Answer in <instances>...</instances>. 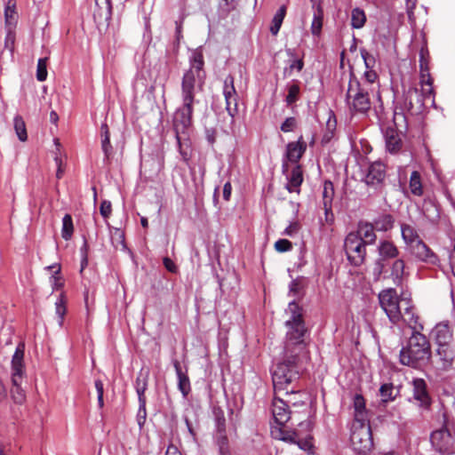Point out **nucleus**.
<instances>
[{"mask_svg": "<svg viewBox=\"0 0 455 455\" xmlns=\"http://www.w3.org/2000/svg\"><path fill=\"white\" fill-rule=\"evenodd\" d=\"M286 314H289L290 317L285 322L287 332L283 357L272 372V380L277 388H285L287 384L300 378L305 364L309 360L305 341L307 329L302 309L296 302L291 301L288 305Z\"/></svg>", "mask_w": 455, "mask_h": 455, "instance_id": "f257e3e1", "label": "nucleus"}, {"mask_svg": "<svg viewBox=\"0 0 455 455\" xmlns=\"http://www.w3.org/2000/svg\"><path fill=\"white\" fill-rule=\"evenodd\" d=\"M379 300L391 323L395 324L403 320L409 327L416 328L418 316L410 298L403 294L399 297L395 289L388 288L379 292Z\"/></svg>", "mask_w": 455, "mask_h": 455, "instance_id": "f03ea898", "label": "nucleus"}, {"mask_svg": "<svg viewBox=\"0 0 455 455\" xmlns=\"http://www.w3.org/2000/svg\"><path fill=\"white\" fill-rule=\"evenodd\" d=\"M204 56L200 52H195L191 60V67L185 72L181 81V101L183 109L187 112L197 102L196 93L203 90L205 74L204 71Z\"/></svg>", "mask_w": 455, "mask_h": 455, "instance_id": "7ed1b4c3", "label": "nucleus"}, {"mask_svg": "<svg viewBox=\"0 0 455 455\" xmlns=\"http://www.w3.org/2000/svg\"><path fill=\"white\" fill-rule=\"evenodd\" d=\"M411 328L413 331L407 346L400 351V363L412 368H419L429 361L431 347L427 337L419 331L423 328L421 324L417 323L416 328Z\"/></svg>", "mask_w": 455, "mask_h": 455, "instance_id": "20e7f679", "label": "nucleus"}, {"mask_svg": "<svg viewBox=\"0 0 455 455\" xmlns=\"http://www.w3.org/2000/svg\"><path fill=\"white\" fill-rule=\"evenodd\" d=\"M374 88L369 84H359L356 78H350L346 94V104L352 115H366L371 108Z\"/></svg>", "mask_w": 455, "mask_h": 455, "instance_id": "39448f33", "label": "nucleus"}, {"mask_svg": "<svg viewBox=\"0 0 455 455\" xmlns=\"http://www.w3.org/2000/svg\"><path fill=\"white\" fill-rule=\"evenodd\" d=\"M425 107L424 100L421 98L417 88H410L404 94L402 104L396 105L394 111V123L397 128H406L408 115L415 116L420 114Z\"/></svg>", "mask_w": 455, "mask_h": 455, "instance_id": "423d86ee", "label": "nucleus"}, {"mask_svg": "<svg viewBox=\"0 0 455 455\" xmlns=\"http://www.w3.org/2000/svg\"><path fill=\"white\" fill-rule=\"evenodd\" d=\"M24 345L20 344L12 359V383L11 395L14 403H22L25 400V392L20 384L24 376Z\"/></svg>", "mask_w": 455, "mask_h": 455, "instance_id": "0eeeda50", "label": "nucleus"}, {"mask_svg": "<svg viewBox=\"0 0 455 455\" xmlns=\"http://www.w3.org/2000/svg\"><path fill=\"white\" fill-rule=\"evenodd\" d=\"M350 441L354 451L358 454H366L371 451L373 447V440L368 421H353Z\"/></svg>", "mask_w": 455, "mask_h": 455, "instance_id": "6e6552de", "label": "nucleus"}, {"mask_svg": "<svg viewBox=\"0 0 455 455\" xmlns=\"http://www.w3.org/2000/svg\"><path fill=\"white\" fill-rule=\"evenodd\" d=\"M194 108H191L189 112L183 109V106L178 108L173 116V128L175 132V137L179 147L180 153L182 156L183 161L188 162L190 158L189 153L184 148L186 145L185 139L182 135L187 133L188 129L192 124V116Z\"/></svg>", "mask_w": 455, "mask_h": 455, "instance_id": "1a4fd4ad", "label": "nucleus"}, {"mask_svg": "<svg viewBox=\"0 0 455 455\" xmlns=\"http://www.w3.org/2000/svg\"><path fill=\"white\" fill-rule=\"evenodd\" d=\"M443 418V425L432 432L430 442L436 451L443 454H453L455 453V432L448 423L445 414Z\"/></svg>", "mask_w": 455, "mask_h": 455, "instance_id": "9d476101", "label": "nucleus"}, {"mask_svg": "<svg viewBox=\"0 0 455 455\" xmlns=\"http://www.w3.org/2000/svg\"><path fill=\"white\" fill-rule=\"evenodd\" d=\"M366 243L355 234L349 233L344 241L347 259L354 266H361L366 256Z\"/></svg>", "mask_w": 455, "mask_h": 455, "instance_id": "9b49d317", "label": "nucleus"}, {"mask_svg": "<svg viewBox=\"0 0 455 455\" xmlns=\"http://www.w3.org/2000/svg\"><path fill=\"white\" fill-rule=\"evenodd\" d=\"M291 399L275 397L272 402V414L275 424L284 426L289 419L296 417L298 411L290 408Z\"/></svg>", "mask_w": 455, "mask_h": 455, "instance_id": "f8f14e48", "label": "nucleus"}, {"mask_svg": "<svg viewBox=\"0 0 455 455\" xmlns=\"http://www.w3.org/2000/svg\"><path fill=\"white\" fill-rule=\"evenodd\" d=\"M223 95L226 101V110L233 120L238 113V95L234 85V77L231 75H228L224 80Z\"/></svg>", "mask_w": 455, "mask_h": 455, "instance_id": "ddd939ff", "label": "nucleus"}, {"mask_svg": "<svg viewBox=\"0 0 455 455\" xmlns=\"http://www.w3.org/2000/svg\"><path fill=\"white\" fill-rule=\"evenodd\" d=\"M412 385V400L422 410H428L431 405V397L427 386L423 379H414Z\"/></svg>", "mask_w": 455, "mask_h": 455, "instance_id": "4468645a", "label": "nucleus"}, {"mask_svg": "<svg viewBox=\"0 0 455 455\" xmlns=\"http://www.w3.org/2000/svg\"><path fill=\"white\" fill-rule=\"evenodd\" d=\"M386 172V165L382 162H373L369 165L363 181L367 186L377 188L384 183Z\"/></svg>", "mask_w": 455, "mask_h": 455, "instance_id": "2eb2a0df", "label": "nucleus"}, {"mask_svg": "<svg viewBox=\"0 0 455 455\" xmlns=\"http://www.w3.org/2000/svg\"><path fill=\"white\" fill-rule=\"evenodd\" d=\"M112 16L110 0H95L93 19L99 29L107 28Z\"/></svg>", "mask_w": 455, "mask_h": 455, "instance_id": "dca6fc26", "label": "nucleus"}, {"mask_svg": "<svg viewBox=\"0 0 455 455\" xmlns=\"http://www.w3.org/2000/svg\"><path fill=\"white\" fill-rule=\"evenodd\" d=\"M299 379V378L298 379L294 380L293 382L287 384V387H285V388H277V387H274V389L275 392L285 391L286 399L291 400V402L289 403L291 409V407L292 408L302 407L306 410L307 405L304 401L306 395L300 391V389L298 386ZM273 386H275V385L273 384Z\"/></svg>", "mask_w": 455, "mask_h": 455, "instance_id": "f3484780", "label": "nucleus"}, {"mask_svg": "<svg viewBox=\"0 0 455 455\" xmlns=\"http://www.w3.org/2000/svg\"><path fill=\"white\" fill-rule=\"evenodd\" d=\"M409 251L417 259L424 263L430 265L439 263L438 256L422 240L411 245Z\"/></svg>", "mask_w": 455, "mask_h": 455, "instance_id": "a211bd4d", "label": "nucleus"}, {"mask_svg": "<svg viewBox=\"0 0 455 455\" xmlns=\"http://www.w3.org/2000/svg\"><path fill=\"white\" fill-rule=\"evenodd\" d=\"M378 251L379 258L377 261L376 269L378 270V274H380L384 267L382 261L396 258L399 254V251L392 242L382 240L378 245Z\"/></svg>", "mask_w": 455, "mask_h": 455, "instance_id": "6ab92c4d", "label": "nucleus"}, {"mask_svg": "<svg viewBox=\"0 0 455 455\" xmlns=\"http://www.w3.org/2000/svg\"><path fill=\"white\" fill-rule=\"evenodd\" d=\"M283 173H285L287 175L288 182L286 184V188L289 192H299V188L300 187L302 181H303V175L301 167L299 164H296L290 173L288 164L283 161L282 165Z\"/></svg>", "mask_w": 455, "mask_h": 455, "instance_id": "aec40b11", "label": "nucleus"}, {"mask_svg": "<svg viewBox=\"0 0 455 455\" xmlns=\"http://www.w3.org/2000/svg\"><path fill=\"white\" fill-rule=\"evenodd\" d=\"M307 149V143L300 136L297 141L289 142L286 146L285 157L288 162L297 164Z\"/></svg>", "mask_w": 455, "mask_h": 455, "instance_id": "412c9836", "label": "nucleus"}, {"mask_svg": "<svg viewBox=\"0 0 455 455\" xmlns=\"http://www.w3.org/2000/svg\"><path fill=\"white\" fill-rule=\"evenodd\" d=\"M435 357L438 369L447 371L452 366L454 351L450 345L438 346Z\"/></svg>", "mask_w": 455, "mask_h": 455, "instance_id": "4be33fe9", "label": "nucleus"}, {"mask_svg": "<svg viewBox=\"0 0 455 455\" xmlns=\"http://www.w3.org/2000/svg\"><path fill=\"white\" fill-rule=\"evenodd\" d=\"M148 373L145 374L140 371L135 381V388L139 397L140 408H139V416H141L143 419L146 418V397L145 392L148 387Z\"/></svg>", "mask_w": 455, "mask_h": 455, "instance_id": "5701e85b", "label": "nucleus"}, {"mask_svg": "<svg viewBox=\"0 0 455 455\" xmlns=\"http://www.w3.org/2000/svg\"><path fill=\"white\" fill-rule=\"evenodd\" d=\"M432 334L438 346L450 345L452 339V331L448 322L437 323L433 329Z\"/></svg>", "mask_w": 455, "mask_h": 455, "instance_id": "b1692460", "label": "nucleus"}, {"mask_svg": "<svg viewBox=\"0 0 455 455\" xmlns=\"http://www.w3.org/2000/svg\"><path fill=\"white\" fill-rule=\"evenodd\" d=\"M173 367L178 379V389L181 392L184 398H187L191 392L190 380L187 371H183L178 360L173 361Z\"/></svg>", "mask_w": 455, "mask_h": 455, "instance_id": "393cba45", "label": "nucleus"}, {"mask_svg": "<svg viewBox=\"0 0 455 455\" xmlns=\"http://www.w3.org/2000/svg\"><path fill=\"white\" fill-rule=\"evenodd\" d=\"M271 435L273 438L285 443H296L298 432L295 430H288L283 428V426L275 425L271 427Z\"/></svg>", "mask_w": 455, "mask_h": 455, "instance_id": "a878e982", "label": "nucleus"}, {"mask_svg": "<svg viewBox=\"0 0 455 455\" xmlns=\"http://www.w3.org/2000/svg\"><path fill=\"white\" fill-rule=\"evenodd\" d=\"M374 226L373 224L368 222H360L358 224L357 230L353 232L356 235H358L363 243L368 244H372L376 242L377 236L374 233Z\"/></svg>", "mask_w": 455, "mask_h": 455, "instance_id": "bb28decb", "label": "nucleus"}, {"mask_svg": "<svg viewBox=\"0 0 455 455\" xmlns=\"http://www.w3.org/2000/svg\"><path fill=\"white\" fill-rule=\"evenodd\" d=\"M18 19L16 1L8 0L4 7V28H16Z\"/></svg>", "mask_w": 455, "mask_h": 455, "instance_id": "cd10ccee", "label": "nucleus"}, {"mask_svg": "<svg viewBox=\"0 0 455 455\" xmlns=\"http://www.w3.org/2000/svg\"><path fill=\"white\" fill-rule=\"evenodd\" d=\"M323 205L325 212L326 219L329 213H331V203L334 197V187L331 181L325 180L323 186Z\"/></svg>", "mask_w": 455, "mask_h": 455, "instance_id": "c85d7f7f", "label": "nucleus"}, {"mask_svg": "<svg viewBox=\"0 0 455 455\" xmlns=\"http://www.w3.org/2000/svg\"><path fill=\"white\" fill-rule=\"evenodd\" d=\"M386 147L388 152L396 153L401 149L402 140L394 129H387L385 134Z\"/></svg>", "mask_w": 455, "mask_h": 455, "instance_id": "c756f323", "label": "nucleus"}, {"mask_svg": "<svg viewBox=\"0 0 455 455\" xmlns=\"http://www.w3.org/2000/svg\"><path fill=\"white\" fill-rule=\"evenodd\" d=\"M55 150L54 154V162L57 166L56 178L58 180L61 179L65 172V156H63L61 152V145L60 143L59 139H54Z\"/></svg>", "mask_w": 455, "mask_h": 455, "instance_id": "7c9ffc66", "label": "nucleus"}, {"mask_svg": "<svg viewBox=\"0 0 455 455\" xmlns=\"http://www.w3.org/2000/svg\"><path fill=\"white\" fill-rule=\"evenodd\" d=\"M401 232H402V237L408 246V249L416 243L418 241L421 240L419 236L418 232L416 229L408 224H402L401 225Z\"/></svg>", "mask_w": 455, "mask_h": 455, "instance_id": "2f4dec72", "label": "nucleus"}, {"mask_svg": "<svg viewBox=\"0 0 455 455\" xmlns=\"http://www.w3.org/2000/svg\"><path fill=\"white\" fill-rule=\"evenodd\" d=\"M323 12L321 7H317L314 12L313 20L310 27L311 34L314 36L319 37L323 28Z\"/></svg>", "mask_w": 455, "mask_h": 455, "instance_id": "473e14b6", "label": "nucleus"}, {"mask_svg": "<svg viewBox=\"0 0 455 455\" xmlns=\"http://www.w3.org/2000/svg\"><path fill=\"white\" fill-rule=\"evenodd\" d=\"M355 419L359 421H367L365 413V402L361 395H355L354 398Z\"/></svg>", "mask_w": 455, "mask_h": 455, "instance_id": "72a5a7b5", "label": "nucleus"}, {"mask_svg": "<svg viewBox=\"0 0 455 455\" xmlns=\"http://www.w3.org/2000/svg\"><path fill=\"white\" fill-rule=\"evenodd\" d=\"M366 20V14L363 9L355 7L351 11V27L353 28H362L365 25Z\"/></svg>", "mask_w": 455, "mask_h": 455, "instance_id": "f704fd0d", "label": "nucleus"}, {"mask_svg": "<svg viewBox=\"0 0 455 455\" xmlns=\"http://www.w3.org/2000/svg\"><path fill=\"white\" fill-rule=\"evenodd\" d=\"M286 14V6L282 5L275 14L274 15L270 26V32L272 35L276 36L280 30V28L283 24V19Z\"/></svg>", "mask_w": 455, "mask_h": 455, "instance_id": "c9c22d12", "label": "nucleus"}, {"mask_svg": "<svg viewBox=\"0 0 455 455\" xmlns=\"http://www.w3.org/2000/svg\"><path fill=\"white\" fill-rule=\"evenodd\" d=\"M405 263L403 259H398L394 261L391 267V276L395 284H400L404 274Z\"/></svg>", "mask_w": 455, "mask_h": 455, "instance_id": "e433bc0d", "label": "nucleus"}, {"mask_svg": "<svg viewBox=\"0 0 455 455\" xmlns=\"http://www.w3.org/2000/svg\"><path fill=\"white\" fill-rule=\"evenodd\" d=\"M409 187L412 195L417 196H420L423 195L421 178L419 172L414 171L411 172L410 177Z\"/></svg>", "mask_w": 455, "mask_h": 455, "instance_id": "4c0bfd02", "label": "nucleus"}, {"mask_svg": "<svg viewBox=\"0 0 455 455\" xmlns=\"http://www.w3.org/2000/svg\"><path fill=\"white\" fill-rule=\"evenodd\" d=\"M394 219L389 214L379 216L374 221V228L379 231H387L393 228Z\"/></svg>", "mask_w": 455, "mask_h": 455, "instance_id": "58836bf2", "label": "nucleus"}, {"mask_svg": "<svg viewBox=\"0 0 455 455\" xmlns=\"http://www.w3.org/2000/svg\"><path fill=\"white\" fill-rule=\"evenodd\" d=\"M13 126L19 140L22 142L28 140L26 124L23 118L17 115L13 118Z\"/></svg>", "mask_w": 455, "mask_h": 455, "instance_id": "ea45409f", "label": "nucleus"}, {"mask_svg": "<svg viewBox=\"0 0 455 455\" xmlns=\"http://www.w3.org/2000/svg\"><path fill=\"white\" fill-rule=\"evenodd\" d=\"M398 391L395 390L393 384H383L379 388L381 401L383 403L392 402L395 399Z\"/></svg>", "mask_w": 455, "mask_h": 455, "instance_id": "a19ab883", "label": "nucleus"}, {"mask_svg": "<svg viewBox=\"0 0 455 455\" xmlns=\"http://www.w3.org/2000/svg\"><path fill=\"white\" fill-rule=\"evenodd\" d=\"M74 232V225L71 215L66 214L62 219L61 236L68 241L72 237Z\"/></svg>", "mask_w": 455, "mask_h": 455, "instance_id": "79ce46f5", "label": "nucleus"}, {"mask_svg": "<svg viewBox=\"0 0 455 455\" xmlns=\"http://www.w3.org/2000/svg\"><path fill=\"white\" fill-rule=\"evenodd\" d=\"M287 89L288 93L286 95L285 101L287 105H292L299 100L300 87L297 82H293L287 86Z\"/></svg>", "mask_w": 455, "mask_h": 455, "instance_id": "37998d69", "label": "nucleus"}, {"mask_svg": "<svg viewBox=\"0 0 455 455\" xmlns=\"http://www.w3.org/2000/svg\"><path fill=\"white\" fill-rule=\"evenodd\" d=\"M419 67H420V85H432L433 84V79L429 73V68L427 67V62L424 60L423 56L420 58L419 61Z\"/></svg>", "mask_w": 455, "mask_h": 455, "instance_id": "c03bdc74", "label": "nucleus"}, {"mask_svg": "<svg viewBox=\"0 0 455 455\" xmlns=\"http://www.w3.org/2000/svg\"><path fill=\"white\" fill-rule=\"evenodd\" d=\"M378 78L377 73L371 69H366V71L363 74V80L359 81V84H371V88H374V92H377L378 97L379 98V94L378 92V85L375 84Z\"/></svg>", "mask_w": 455, "mask_h": 455, "instance_id": "a18cd8bd", "label": "nucleus"}, {"mask_svg": "<svg viewBox=\"0 0 455 455\" xmlns=\"http://www.w3.org/2000/svg\"><path fill=\"white\" fill-rule=\"evenodd\" d=\"M295 443L299 447V449L307 451L308 455L314 453L313 437L310 435H307L302 439L298 436Z\"/></svg>", "mask_w": 455, "mask_h": 455, "instance_id": "49530a36", "label": "nucleus"}, {"mask_svg": "<svg viewBox=\"0 0 455 455\" xmlns=\"http://www.w3.org/2000/svg\"><path fill=\"white\" fill-rule=\"evenodd\" d=\"M55 311L56 315L59 316V323L60 325L63 323V318L66 314L67 308H66V299L64 297V294H60L57 301L55 302Z\"/></svg>", "mask_w": 455, "mask_h": 455, "instance_id": "de8ad7c7", "label": "nucleus"}, {"mask_svg": "<svg viewBox=\"0 0 455 455\" xmlns=\"http://www.w3.org/2000/svg\"><path fill=\"white\" fill-rule=\"evenodd\" d=\"M47 78V58H41L37 61L36 79L40 82L45 81Z\"/></svg>", "mask_w": 455, "mask_h": 455, "instance_id": "09e8293b", "label": "nucleus"}, {"mask_svg": "<svg viewBox=\"0 0 455 455\" xmlns=\"http://www.w3.org/2000/svg\"><path fill=\"white\" fill-rule=\"evenodd\" d=\"M6 31L5 38H4V48L10 51L11 52L14 50V44H15V29L16 28H4Z\"/></svg>", "mask_w": 455, "mask_h": 455, "instance_id": "8fccbe9b", "label": "nucleus"}, {"mask_svg": "<svg viewBox=\"0 0 455 455\" xmlns=\"http://www.w3.org/2000/svg\"><path fill=\"white\" fill-rule=\"evenodd\" d=\"M421 98L424 100V103L429 101L431 104H435V95H434V88L432 85H421V93L419 92Z\"/></svg>", "mask_w": 455, "mask_h": 455, "instance_id": "3c124183", "label": "nucleus"}, {"mask_svg": "<svg viewBox=\"0 0 455 455\" xmlns=\"http://www.w3.org/2000/svg\"><path fill=\"white\" fill-rule=\"evenodd\" d=\"M424 215L432 223L436 222L438 220V219H439V212H438L437 207L435 204H431V203L429 204V207L427 204L426 208L424 210Z\"/></svg>", "mask_w": 455, "mask_h": 455, "instance_id": "603ef678", "label": "nucleus"}, {"mask_svg": "<svg viewBox=\"0 0 455 455\" xmlns=\"http://www.w3.org/2000/svg\"><path fill=\"white\" fill-rule=\"evenodd\" d=\"M292 248L291 243L287 239H279L275 243V249L278 252H285L291 251Z\"/></svg>", "mask_w": 455, "mask_h": 455, "instance_id": "864d4df0", "label": "nucleus"}, {"mask_svg": "<svg viewBox=\"0 0 455 455\" xmlns=\"http://www.w3.org/2000/svg\"><path fill=\"white\" fill-rule=\"evenodd\" d=\"M360 52L364 61L366 69H373L375 65V58L371 54H370L365 49H361Z\"/></svg>", "mask_w": 455, "mask_h": 455, "instance_id": "5fc2aeb1", "label": "nucleus"}, {"mask_svg": "<svg viewBox=\"0 0 455 455\" xmlns=\"http://www.w3.org/2000/svg\"><path fill=\"white\" fill-rule=\"evenodd\" d=\"M60 267L54 272V274L51 276L50 282L52 287V290H59L63 286V282L61 281V277L60 275Z\"/></svg>", "mask_w": 455, "mask_h": 455, "instance_id": "6e6d98bb", "label": "nucleus"}, {"mask_svg": "<svg viewBox=\"0 0 455 455\" xmlns=\"http://www.w3.org/2000/svg\"><path fill=\"white\" fill-rule=\"evenodd\" d=\"M297 124V121L294 117H287L281 124V131L283 132H292Z\"/></svg>", "mask_w": 455, "mask_h": 455, "instance_id": "4d7b16f0", "label": "nucleus"}, {"mask_svg": "<svg viewBox=\"0 0 455 455\" xmlns=\"http://www.w3.org/2000/svg\"><path fill=\"white\" fill-rule=\"evenodd\" d=\"M100 212L104 219L109 218L112 212V204L109 201L104 200L100 206Z\"/></svg>", "mask_w": 455, "mask_h": 455, "instance_id": "13d9d810", "label": "nucleus"}, {"mask_svg": "<svg viewBox=\"0 0 455 455\" xmlns=\"http://www.w3.org/2000/svg\"><path fill=\"white\" fill-rule=\"evenodd\" d=\"M101 148L107 157L109 156L112 151V146L110 144V138H103L101 140Z\"/></svg>", "mask_w": 455, "mask_h": 455, "instance_id": "bf43d9fd", "label": "nucleus"}, {"mask_svg": "<svg viewBox=\"0 0 455 455\" xmlns=\"http://www.w3.org/2000/svg\"><path fill=\"white\" fill-rule=\"evenodd\" d=\"M303 68H304V61L302 59L293 60L289 66L290 71H292L295 69L298 72H300L303 69Z\"/></svg>", "mask_w": 455, "mask_h": 455, "instance_id": "052dcab7", "label": "nucleus"}, {"mask_svg": "<svg viewBox=\"0 0 455 455\" xmlns=\"http://www.w3.org/2000/svg\"><path fill=\"white\" fill-rule=\"evenodd\" d=\"M216 421H217L218 431L220 433L224 432L226 420H225L224 413L222 411L216 413Z\"/></svg>", "mask_w": 455, "mask_h": 455, "instance_id": "680f3d73", "label": "nucleus"}, {"mask_svg": "<svg viewBox=\"0 0 455 455\" xmlns=\"http://www.w3.org/2000/svg\"><path fill=\"white\" fill-rule=\"evenodd\" d=\"M299 228V225L297 222H292L284 229L283 235L291 236L298 232Z\"/></svg>", "mask_w": 455, "mask_h": 455, "instance_id": "e2e57ef3", "label": "nucleus"}, {"mask_svg": "<svg viewBox=\"0 0 455 455\" xmlns=\"http://www.w3.org/2000/svg\"><path fill=\"white\" fill-rule=\"evenodd\" d=\"M163 263L168 271H170L172 273H176L177 266L170 258H168V257L164 258Z\"/></svg>", "mask_w": 455, "mask_h": 455, "instance_id": "0e129e2a", "label": "nucleus"}, {"mask_svg": "<svg viewBox=\"0 0 455 455\" xmlns=\"http://www.w3.org/2000/svg\"><path fill=\"white\" fill-rule=\"evenodd\" d=\"M232 193V186L229 181L226 182L223 187V198L229 201Z\"/></svg>", "mask_w": 455, "mask_h": 455, "instance_id": "69168bd1", "label": "nucleus"}, {"mask_svg": "<svg viewBox=\"0 0 455 455\" xmlns=\"http://www.w3.org/2000/svg\"><path fill=\"white\" fill-rule=\"evenodd\" d=\"M299 426L304 428L307 432H310L314 427V422L309 418H307V419L299 422Z\"/></svg>", "mask_w": 455, "mask_h": 455, "instance_id": "338daca9", "label": "nucleus"}, {"mask_svg": "<svg viewBox=\"0 0 455 455\" xmlns=\"http://www.w3.org/2000/svg\"><path fill=\"white\" fill-rule=\"evenodd\" d=\"M206 140L210 144H214L216 140V131L214 129H206Z\"/></svg>", "mask_w": 455, "mask_h": 455, "instance_id": "774afa93", "label": "nucleus"}]
</instances>
